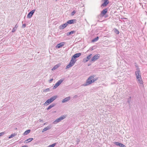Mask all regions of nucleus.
<instances>
[{
  "mask_svg": "<svg viewBox=\"0 0 147 147\" xmlns=\"http://www.w3.org/2000/svg\"><path fill=\"white\" fill-rule=\"evenodd\" d=\"M94 76H90L87 80L86 84L84 85L85 86H88L96 81L98 79L96 78H94L92 80V79L94 78Z\"/></svg>",
  "mask_w": 147,
  "mask_h": 147,
  "instance_id": "1",
  "label": "nucleus"
},
{
  "mask_svg": "<svg viewBox=\"0 0 147 147\" xmlns=\"http://www.w3.org/2000/svg\"><path fill=\"white\" fill-rule=\"evenodd\" d=\"M135 74L138 81L140 84H143V82L141 77L140 70L137 69V71L136 72Z\"/></svg>",
  "mask_w": 147,
  "mask_h": 147,
  "instance_id": "2",
  "label": "nucleus"
},
{
  "mask_svg": "<svg viewBox=\"0 0 147 147\" xmlns=\"http://www.w3.org/2000/svg\"><path fill=\"white\" fill-rule=\"evenodd\" d=\"M76 59H74L71 58L69 63L67 66L66 69H67L72 66L76 63Z\"/></svg>",
  "mask_w": 147,
  "mask_h": 147,
  "instance_id": "3",
  "label": "nucleus"
},
{
  "mask_svg": "<svg viewBox=\"0 0 147 147\" xmlns=\"http://www.w3.org/2000/svg\"><path fill=\"white\" fill-rule=\"evenodd\" d=\"M65 117V116H61L59 118L57 119H56L55 121H54V123H57L62 120Z\"/></svg>",
  "mask_w": 147,
  "mask_h": 147,
  "instance_id": "4",
  "label": "nucleus"
},
{
  "mask_svg": "<svg viewBox=\"0 0 147 147\" xmlns=\"http://www.w3.org/2000/svg\"><path fill=\"white\" fill-rule=\"evenodd\" d=\"M99 56L98 55L96 54L91 59L92 61H94L97 59L99 57Z\"/></svg>",
  "mask_w": 147,
  "mask_h": 147,
  "instance_id": "5",
  "label": "nucleus"
},
{
  "mask_svg": "<svg viewBox=\"0 0 147 147\" xmlns=\"http://www.w3.org/2000/svg\"><path fill=\"white\" fill-rule=\"evenodd\" d=\"M35 11V10H33L29 12L27 15V17L29 18H30L32 16V15L34 13Z\"/></svg>",
  "mask_w": 147,
  "mask_h": 147,
  "instance_id": "6",
  "label": "nucleus"
},
{
  "mask_svg": "<svg viewBox=\"0 0 147 147\" xmlns=\"http://www.w3.org/2000/svg\"><path fill=\"white\" fill-rule=\"evenodd\" d=\"M81 55V54L80 53H76L71 58L74 59H76V58L77 57H80Z\"/></svg>",
  "mask_w": 147,
  "mask_h": 147,
  "instance_id": "7",
  "label": "nucleus"
},
{
  "mask_svg": "<svg viewBox=\"0 0 147 147\" xmlns=\"http://www.w3.org/2000/svg\"><path fill=\"white\" fill-rule=\"evenodd\" d=\"M65 43L64 42H61L60 43L57 45L56 46V47L57 48H59L60 47L63 46L64 45Z\"/></svg>",
  "mask_w": 147,
  "mask_h": 147,
  "instance_id": "8",
  "label": "nucleus"
},
{
  "mask_svg": "<svg viewBox=\"0 0 147 147\" xmlns=\"http://www.w3.org/2000/svg\"><path fill=\"white\" fill-rule=\"evenodd\" d=\"M107 8L105 9L102 11L101 14L103 16L107 13Z\"/></svg>",
  "mask_w": 147,
  "mask_h": 147,
  "instance_id": "9",
  "label": "nucleus"
},
{
  "mask_svg": "<svg viewBox=\"0 0 147 147\" xmlns=\"http://www.w3.org/2000/svg\"><path fill=\"white\" fill-rule=\"evenodd\" d=\"M76 22V20L75 19H73L70 20L68 21L67 22L68 24H74Z\"/></svg>",
  "mask_w": 147,
  "mask_h": 147,
  "instance_id": "10",
  "label": "nucleus"
},
{
  "mask_svg": "<svg viewBox=\"0 0 147 147\" xmlns=\"http://www.w3.org/2000/svg\"><path fill=\"white\" fill-rule=\"evenodd\" d=\"M109 3V2L108 0H104V2L102 5V6H106Z\"/></svg>",
  "mask_w": 147,
  "mask_h": 147,
  "instance_id": "11",
  "label": "nucleus"
},
{
  "mask_svg": "<svg viewBox=\"0 0 147 147\" xmlns=\"http://www.w3.org/2000/svg\"><path fill=\"white\" fill-rule=\"evenodd\" d=\"M115 144L117 146H120L122 147H126L125 146L123 145V144L121 143H120L118 142H115Z\"/></svg>",
  "mask_w": 147,
  "mask_h": 147,
  "instance_id": "12",
  "label": "nucleus"
},
{
  "mask_svg": "<svg viewBox=\"0 0 147 147\" xmlns=\"http://www.w3.org/2000/svg\"><path fill=\"white\" fill-rule=\"evenodd\" d=\"M57 98V96H54L51 98L50 99H49V100L51 102H53Z\"/></svg>",
  "mask_w": 147,
  "mask_h": 147,
  "instance_id": "13",
  "label": "nucleus"
},
{
  "mask_svg": "<svg viewBox=\"0 0 147 147\" xmlns=\"http://www.w3.org/2000/svg\"><path fill=\"white\" fill-rule=\"evenodd\" d=\"M67 25H68V24H67V23H66L65 24H64L62 25H61L60 26L61 28L63 29L64 28H65V27H66L67 26Z\"/></svg>",
  "mask_w": 147,
  "mask_h": 147,
  "instance_id": "14",
  "label": "nucleus"
},
{
  "mask_svg": "<svg viewBox=\"0 0 147 147\" xmlns=\"http://www.w3.org/2000/svg\"><path fill=\"white\" fill-rule=\"evenodd\" d=\"M69 100H70V97H66L62 100V102L63 103Z\"/></svg>",
  "mask_w": 147,
  "mask_h": 147,
  "instance_id": "15",
  "label": "nucleus"
},
{
  "mask_svg": "<svg viewBox=\"0 0 147 147\" xmlns=\"http://www.w3.org/2000/svg\"><path fill=\"white\" fill-rule=\"evenodd\" d=\"M60 65V64H58V65H55L53 67L52 69V70H55V69H56L57 68L59 67Z\"/></svg>",
  "mask_w": 147,
  "mask_h": 147,
  "instance_id": "16",
  "label": "nucleus"
},
{
  "mask_svg": "<svg viewBox=\"0 0 147 147\" xmlns=\"http://www.w3.org/2000/svg\"><path fill=\"white\" fill-rule=\"evenodd\" d=\"M33 140V138H29L25 141V142L26 143L29 142Z\"/></svg>",
  "mask_w": 147,
  "mask_h": 147,
  "instance_id": "17",
  "label": "nucleus"
},
{
  "mask_svg": "<svg viewBox=\"0 0 147 147\" xmlns=\"http://www.w3.org/2000/svg\"><path fill=\"white\" fill-rule=\"evenodd\" d=\"M50 128V127H47L45 128H44L42 130V132L47 131V130L49 129Z\"/></svg>",
  "mask_w": 147,
  "mask_h": 147,
  "instance_id": "18",
  "label": "nucleus"
},
{
  "mask_svg": "<svg viewBox=\"0 0 147 147\" xmlns=\"http://www.w3.org/2000/svg\"><path fill=\"white\" fill-rule=\"evenodd\" d=\"M30 131V130L29 129V130H27L26 131H25V132L23 134H24V135H27L29 133Z\"/></svg>",
  "mask_w": 147,
  "mask_h": 147,
  "instance_id": "19",
  "label": "nucleus"
},
{
  "mask_svg": "<svg viewBox=\"0 0 147 147\" xmlns=\"http://www.w3.org/2000/svg\"><path fill=\"white\" fill-rule=\"evenodd\" d=\"M51 103V102L50 101L49 99L47 100L44 104H45L46 105H48L49 103Z\"/></svg>",
  "mask_w": 147,
  "mask_h": 147,
  "instance_id": "20",
  "label": "nucleus"
},
{
  "mask_svg": "<svg viewBox=\"0 0 147 147\" xmlns=\"http://www.w3.org/2000/svg\"><path fill=\"white\" fill-rule=\"evenodd\" d=\"M75 32V31H72L70 32H69L67 34V35L69 36L70 35L74 33Z\"/></svg>",
  "mask_w": 147,
  "mask_h": 147,
  "instance_id": "21",
  "label": "nucleus"
},
{
  "mask_svg": "<svg viewBox=\"0 0 147 147\" xmlns=\"http://www.w3.org/2000/svg\"><path fill=\"white\" fill-rule=\"evenodd\" d=\"M16 135V134H12L9 137V138L10 139L11 138H13Z\"/></svg>",
  "mask_w": 147,
  "mask_h": 147,
  "instance_id": "22",
  "label": "nucleus"
},
{
  "mask_svg": "<svg viewBox=\"0 0 147 147\" xmlns=\"http://www.w3.org/2000/svg\"><path fill=\"white\" fill-rule=\"evenodd\" d=\"M98 38H99L97 36L93 40H92V42H95L97 41L98 39Z\"/></svg>",
  "mask_w": 147,
  "mask_h": 147,
  "instance_id": "23",
  "label": "nucleus"
},
{
  "mask_svg": "<svg viewBox=\"0 0 147 147\" xmlns=\"http://www.w3.org/2000/svg\"><path fill=\"white\" fill-rule=\"evenodd\" d=\"M55 106L54 104H52L50 105L47 108V110H49L51 108H52Z\"/></svg>",
  "mask_w": 147,
  "mask_h": 147,
  "instance_id": "24",
  "label": "nucleus"
},
{
  "mask_svg": "<svg viewBox=\"0 0 147 147\" xmlns=\"http://www.w3.org/2000/svg\"><path fill=\"white\" fill-rule=\"evenodd\" d=\"M63 79H61L59 80L57 83L59 85L63 82Z\"/></svg>",
  "mask_w": 147,
  "mask_h": 147,
  "instance_id": "25",
  "label": "nucleus"
},
{
  "mask_svg": "<svg viewBox=\"0 0 147 147\" xmlns=\"http://www.w3.org/2000/svg\"><path fill=\"white\" fill-rule=\"evenodd\" d=\"M59 85L57 83L55 85L53 86V88L54 89L56 88H57Z\"/></svg>",
  "mask_w": 147,
  "mask_h": 147,
  "instance_id": "26",
  "label": "nucleus"
},
{
  "mask_svg": "<svg viewBox=\"0 0 147 147\" xmlns=\"http://www.w3.org/2000/svg\"><path fill=\"white\" fill-rule=\"evenodd\" d=\"M88 60H88V59L86 57V58H84L83 59V62L84 63H85L88 61Z\"/></svg>",
  "mask_w": 147,
  "mask_h": 147,
  "instance_id": "27",
  "label": "nucleus"
},
{
  "mask_svg": "<svg viewBox=\"0 0 147 147\" xmlns=\"http://www.w3.org/2000/svg\"><path fill=\"white\" fill-rule=\"evenodd\" d=\"M92 56V54H90V55H89L87 57V58L88 59V60H89L90 59L91 57Z\"/></svg>",
  "mask_w": 147,
  "mask_h": 147,
  "instance_id": "28",
  "label": "nucleus"
},
{
  "mask_svg": "<svg viewBox=\"0 0 147 147\" xmlns=\"http://www.w3.org/2000/svg\"><path fill=\"white\" fill-rule=\"evenodd\" d=\"M56 143L53 144L49 146V147H54L55 146Z\"/></svg>",
  "mask_w": 147,
  "mask_h": 147,
  "instance_id": "29",
  "label": "nucleus"
},
{
  "mask_svg": "<svg viewBox=\"0 0 147 147\" xmlns=\"http://www.w3.org/2000/svg\"><path fill=\"white\" fill-rule=\"evenodd\" d=\"M5 133L4 132L0 133V136L3 135L5 134Z\"/></svg>",
  "mask_w": 147,
  "mask_h": 147,
  "instance_id": "30",
  "label": "nucleus"
},
{
  "mask_svg": "<svg viewBox=\"0 0 147 147\" xmlns=\"http://www.w3.org/2000/svg\"><path fill=\"white\" fill-rule=\"evenodd\" d=\"M115 32L117 34H119V32L117 30L115 29Z\"/></svg>",
  "mask_w": 147,
  "mask_h": 147,
  "instance_id": "31",
  "label": "nucleus"
},
{
  "mask_svg": "<svg viewBox=\"0 0 147 147\" xmlns=\"http://www.w3.org/2000/svg\"><path fill=\"white\" fill-rule=\"evenodd\" d=\"M75 13V11H73L71 13L72 15H74Z\"/></svg>",
  "mask_w": 147,
  "mask_h": 147,
  "instance_id": "32",
  "label": "nucleus"
},
{
  "mask_svg": "<svg viewBox=\"0 0 147 147\" xmlns=\"http://www.w3.org/2000/svg\"><path fill=\"white\" fill-rule=\"evenodd\" d=\"M46 90H47V91H49V89H46Z\"/></svg>",
  "mask_w": 147,
  "mask_h": 147,
  "instance_id": "33",
  "label": "nucleus"
},
{
  "mask_svg": "<svg viewBox=\"0 0 147 147\" xmlns=\"http://www.w3.org/2000/svg\"><path fill=\"white\" fill-rule=\"evenodd\" d=\"M53 79H51L50 80V82H51V81H53Z\"/></svg>",
  "mask_w": 147,
  "mask_h": 147,
  "instance_id": "34",
  "label": "nucleus"
},
{
  "mask_svg": "<svg viewBox=\"0 0 147 147\" xmlns=\"http://www.w3.org/2000/svg\"><path fill=\"white\" fill-rule=\"evenodd\" d=\"M24 26H26L24 24Z\"/></svg>",
  "mask_w": 147,
  "mask_h": 147,
  "instance_id": "35",
  "label": "nucleus"
}]
</instances>
